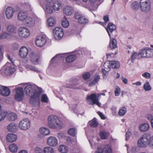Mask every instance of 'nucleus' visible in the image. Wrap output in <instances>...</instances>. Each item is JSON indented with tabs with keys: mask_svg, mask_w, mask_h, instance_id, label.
Wrapping results in <instances>:
<instances>
[{
	"mask_svg": "<svg viewBox=\"0 0 153 153\" xmlns=\"http://www.w3.org/2000/svg\"><path fill=\"white\" fill-rule=\"evenodd\" d=\"M97 113L102 119H105V117L104 115L103 114L102 112L99 111H98Z\"/></svg>",
	"mask_w": 153,
	"mask_h": 153,
	"instance_id": "nucleus-62",
	"label": "nucleus"
},
{
	"mask_svg": "<svg viewBox=\"0 0 153 153\" xmlns=\"http://www.w3.org/2000/svg\"><path fill=\"white\" fill-rule=\"evenodd\" d=\"M107 64L106 63H105L104 64L103 66H104L105 69H102V73L105 76L106 75V74L107 73V72L109 71L110 70L109 68H108V67H105V66H107Z\"/></svg>",
	"mask_w": 153,
	"mask_h": 153,
	"instance_id": "nucleus-51",
	"label": "nucleus"
},
{
	"mask_svg": "<svg viewBox=\"0 0 153 153\" xmlns=\"http://www.w3.org/2000/svg\"><path fill=\"white\" fill-rule=\"evenodd\" d=\"M17 137L16 135L13 134H9L6 136V140L9 142L11 143L16 140Z\"/></svg>",
	"mask_w": 153,
	"mask_h": 153,
	"instance_id": "nucleus-21",
	"label": "nucleus"
},
{
	"mask_svg": "<svg viewBox=\"0 0 153 153\" xmlns=\"http://www.w3.org/2000/svg\"><path fill=\"white\" fill-rule=\"evenodd\" d=\"M64 35L63 30L60 27H56L53 30V35L56 40H59L62 38Z\"/></svg>",
	"mask_w": 153,
	"mask_h": 153,
	"instance_id": "nucleus-7",
	"label": "nucleus"
},
{
	"mask_svg": "<svg viewBox=\"0 0 153 153\" xmlns=\"http://www.w3.org/2000/svg\"><path fill=\"white\" fill-rule=\"evenodd\" d=\"M28 50L27 48L25 46H23L20 49L19 55L22 58H25L27 56Z\"/></svg>",
	"mask_w": 153,
	"mask_h": 153,
	"instance_id": "nucleus-14",
	"label": "nucleus"
},
{
	"mask_svg": "<svg viewBox=\"0 0 153 153\" xmlns=\"http://www.w3.org/2000/svg\"><path fill=\"white\" fill-rule=\"evenodd\" d=\"M140 58V54H139V52L137 53L136 52L133 53L131 56V61L133 62L134 60L136 59H139Z\"/></svg>",
	"mask_w": 153,
	"mask_h": 153,
	"instance_id": "nucleus-40",
	"label": "nucleus"
},
{
	"mask_svg": "<svg viewBox=\"0 0 153 153\" xmlns=\"http://www.w3.org/2000/svg\"><path fill=\"white\" fill-rule=\"evenodd\" d=\"M25 67L26 68L28 69L29 70L33 71L36 72H39V71H38L34 66L27 65L25 66Z\"/></svg>",
	"mask_w": 153,
	"mask_h": 153,
	"instance_id": "nucleus-48",
	"label": "nucleus"
},
{
	"mask_svg": "<svg viewBox=\"0 0 153 153\" xmlns=\"http://www.w3.org/2000/svg\"><path fill=\"white\" fill-rule=\"evenodd\" d=\"M46 42L45 37L42 35L39 36L37 37L36 40V44L39 47L43 46Z\"/></svg>",
	"mask_w": 153,
	"mask_h": 153,
	"instance_id": "nucleus-11",
	"label": "nucleus"
},
{
	"mask_svg": "<svg viewBox=\"0 0 153 153\" xmlns=\"http://www.w3.org/2000/svg\"><path fill=\"white\" fill-rule=\"evenodd\" d=\"M100 95L101 94H98L97 96L95 94H92L87 97V101L90 104L93 105L96 104L99 107H100L101 104L99 101L98 98Z\"/></svg>",
	"mask_w": 153,
	"mask_h": 153,
	"instance_id": "nucleus-3",
	"label": "nucleus"
},
{
	"mask_svg": "<svg viewBox=\"0 0 153 153\" xmlns=\"http://www.w3.org/2000/svg\"><path fill=\"white\" fill-rule=\"evenodd\" d=\"M24 22L27 26L31 27L34 25L35 24V20L32 17L27 16Z\"/></svg>",
	"mask_w": 153,
	"mask_h": 153,
	"instance_id": "nucleus-20",
	"label": "nucleus"
},
{
	"mask_svg": "<svg viewBox=\"0 0 153 153\" xmlns=\"http://www.w3.org/2000/svg\"><path fill=\"white\" fill-rule=\"evenodd\" d=\"M47 144L50 146L55 147L58 145V140L54 136H50L47 139Z\"/></svg>",
	"mask_w": 153,
	"mask_h": 153,
	"instance_id": "nucleus-10",
	"label": "nucleus"
},
{
	"mask_svg": "<svg viewBox=\"0 0 153 153\" xmlns=\"http://www.w3.org/2000/svg\"><path fill=\"white\" fill-rule=\"evenodd\" d=\"M131 135V133L130 132L127 131L126 133V141L128 140Z\"/></svg>",
	"mask_w": 153,
	"mask_h": 153,
	"instance_id": "nucleus-61",
	"label": "nucleus"
},
{
	"mask_svg": "<svg viewBox=\"0 0 153 153\" xmlns=\"http://www.w3.org/2000/svg\"><path fill=\"white\" fill-rule=\"evenodd\" d=\"M47 22L49 26L52 27L55 24L56 22L54 18L51 17L47 19Z\"/></svg>",
	"mask_w": 153,
	"mask_h": 153,
	"instance_id": "nucleus-43",
	"label": "nucleus"
},
{
	"mask_svg": "<svg viewBox=\"0 0 153 153\" xmlns=\"http://www.w3.org/2000/svg\"><path fill=\"white\" fill-rule=\"evenodd\" d=\"M26 94L31 95L30 102L33 105L39 106L40 104V97L42 92L41 88L34 85H29L26 86L25 88Z\"/></svg>",
	"mask_w": 153,
	"mask_h": 153,
	"instance_id": "nucleus-1",
	"label": "nucleus"
},
{
	"mask_svg": "<svg viewBox=\"0 0 153 153\" xmlns=\"http://www.w3.org/2000/svg\"><path fill=\"white\" fill-rule=\"evenodd\" d=\"M117 42L115 39H111L109 44V47L111 49H114L117 46Z\"/></svg>",
	"mask_w": 153,
	"mask_h": 153,
	"instance_id": "nucleus-33",
	"label": "nucleus"
},
{
	"mask_svg": "<svg viewBox=\"0 0 153 153\" xmlns=\"http://www.w3.org/2000/svg\"><path fill=\"white\" fill-rule=\"evenodd\" d=\"M68 133L71 136H75L76 134V129L74 128H71L68 129Z\"/></svg>",
	"mask_w": 153,
	"mask_h": 153,
	"instance_id": "nucleus-42",
	"label": "nucleus"
},
{
	"mask_svg": "<svg viewBox=\"0 0 153 153\" xmlns=\"http://www.w3.org/2000/svg\"><path fill=\"white\" fill-rule=\"evenodd\" d=\"M6 30L7 32L12 34H15L16 33V28L13 25H8L7 27Z\"/></svg>",
	"mask_w": 153,
	"mask_h": 153,
	"instance_id": "nucleus-28",
	"label": "nucleus"
},
{
	"mask_svg": "<svg viewBox=\"0 0 153 153\" xmlns=\"http://www.w3.org/2000/svg\"><path fill=\"white\" fill-rule=\"evenodd\" d=\"M142 76L146 79H148L150 77V74L148 72H145L142 74Z\"/></svg>",
	"mask_w": 153,
	"mask_h": 153,
	"instance_id": "nucleus-59",
	"label": "nucleus"
},
{
	"mask_svg": "<svg viewBox=\"0 0 153 153\" xmlns=\"http://www.w3.org/2000/svg\"><path fill=\"white\" fill-rule=\"evenodd\" d=\"M107 66L109 68H113L117 69L119 68L120 67V63L117 61H112L108 63Z\"/></svg>",
	"mask_w": 153,
	"mask_h": 153,
	"instance_id": "nucleus-16",
	"label": "nucleus"
},
{
	"mask_svg": "<svg viewBox=\"0 0 153 153\" xmlns=\"http://www.w3.org/2000/svg\"><path fill=\"white\" fill-rule=\"evenodd\" d=\"M109 135L108 132L105 131H102L100 133V136L102 140H105L107 138Z\"/></svg>",
	"mask_w": 153,
	"mask_h": 153,
	"instance_id": "nucleus-39",
	"label": "nucleus"
},
{
	"mask_svg": "<svg viewBox=\"0 0 153 153\" xmlns=\"http://www.w3.org/2000/svg\"><path fill=\"white\" fill-rule=\"evenodd\" d=\"M82 16V13L79 12H75L74 15V18L76 19L79 20Z\"/></svg>",
	"mask_w": 153,
	"mask_h": 153,
	"instance_id": "nucleus-55",
	"label": "nucleus"
},
{
	"mask_svg": "<svg viewBox=\"0 0 153 153\" xmlns=\"http://www.w3.org/2000/svg\"><path fill=\"white\" fill-rule=\"evenodd\" d=\"M79 80L77 79H71L70 82L67 84V87L69 88H75V86L76 85L79 84Z\"/></svg>",
	"mask_w": 153,
	"mask_h": 153,
	"instance_id": "nucleus-18",
	"label": "nucleus"
},
{
	"mask_svg": "<svg viewBox=\"0 0 153 153\" xmlns=\"http://www.w3.org/2000/svg\"><path fill=\"white\" fill-rule=\"evenodd\" d=\"M43 152L44 153H54V151L51 147L47 146L44 148Z\"/></svg>",
	"mask_w": 153,
	"mask_h": 153,
	"instance_id": "nucleus-41",
	"label": "nucleus"
},
{
	"mask_svg": "<svg viewBox=\"0 0 153 153\" xmlns=\"http://www.w3.org/2000/svg\"><path fill=\"white\" fill-rule=\"evenodd\" d=\"M139 4L137 1H134L131 4V8L133 10H137L139 9Z\"/></svg>",
	"mask_w": 153,
	"mask_h": 153,
	"instance_id": "nucleus-37",
	"label": "nucleus"
},
{
	"mask_svg": "<svg viewBox=\"0 0 153 153\" xmlns=\"http://www.w3.org/2000/svg\"><path fill=\"white\" fill-rule=\"evenodd\" d=\"M48 126L53 129L58 128L61 126V123L57 117L51 115L48 118Z\"/></svg>",
	"mask_w": 153,
	"mask_h": 153,
	"instance_id": "nucleus-2",
	"label": "nucleus"
},
{
	"mask_svg": "<svg viewBox=\"0 0 153 153\" xmlns=\"http://www.w3.org/2000/svg\"><path fill=\"white\" fill-rule=\"evenodd\" d=\"M8 120L10 121H14L17 118L16 115L14 113H11L8 114L7 116Z\"/></svg>",
	"mask_w": 153,
	"mask_h": 153,
	"instance_id": "nucleus-34",
	"label": "nucleus"
},
{
	"mask_svg": "<svg viewBox=\"0 0 153 153\" xmlns=\"http://www.w3.org/2000/svg\"><path fill=\"white\" fill-rule=\"evenodd\" d=\"M59 151L62 153H66L68 150V147L64 145H61L59 147Z\"/></svg>",
	"mask_w": 153,
	"mask_h": 153,
	"instance_id": "nucleus-30",
	"label": "nucleus"
},
{
	"mask_svg": "<svg viewBox=\"0 0 153 153\" xmlns=\"http://www.w3.org/2000/svg\"><path fill=\"white\" fill-rule=\"evenodd\" d=\"M30 60L34 64H36L38 62L39 56L34 53H32L30 55Z\"/></svg>",
	"mask_w": 153,
	"mask_h": 153,
	"instance_id": "nucleus-23",
	"label": "nucleus"
},
{
	"mask_svg": "<svg viewBox=\"0 0 153 153\" xmlns=\"http://www.w3.org/2000/svg\"><path fill=\"white\" fill-rule=\"evenodd\" d=\"M24 96V94L23 88L20 87L17 88L15 96V99L17 101H20L23 99Z\"/></svg>",
	"mask_w": 153,
	"mask_h": 153,
	"instance_id": "nucleus-8",
	"label": "nucleus"
},
{
	"mask_svg": "<svg viewBox=\"0 0 153 153\" xmlns=\"http://www.w3.org/2000/svg\"><path fill=\"white\" fill-rule=\"evenodd\" d=\"M89 123L91 126L92 127H96L98 125V123L96 119L95 118H94L92 120L90 121Z\"/></svg>",
	"mask_w": 153,
	"mask_h": 153,
	"instance_id": "nucleus-49",
	"label": "nucleus"
},
{
	"mask_svg": "<svg viewBox=\"0 0 153 153\" xmlns=\"http://www.w3.org/2000/svg\"><path fill=\"white\" fill-rule=\"evenodd\" d=\"M151 2L149 0H140V7L141 10L146 13L150 10Z\"/></svg>",
	"mask_w": 153,
	"mask_h": 153,
	"instance_id": "nucleus-4",
	"label": "nucleus"
},
{
	"mask_svg": "<svg viewBox=\"0 0 153 153\" xmlns=\"http://www.w3.org/2000/svg\"><path fill=\"white\" fill-rule=\"evenodd\" d=\"M42 7L46 15L51 14L53 12V9L51 3H48L46 5L45 7Z\"/></svg>",
	"mask_w": 153,
	"mask_h": 153,
	"instance_id": "nucleus-17",
	"label": "nucleus"
},
{
	"mask_svg": "<svg viewBox=\"0 0 153 153\" xmlns=\"http://www.w3.org/2000/svg\"><path fill=\"white\" fill-rule=\"evenodd\" d=\"M148 119L150 121V122L153 120V116L151 114H148L147 115Z\"/></svg>",
	"mask_w": 153,
	"mask_h": 153,
	"instance_id": "nucleus-63",
	"label": "nucleus"
},
{
	"mask_svg": "<svg viewBox=\"0 0 153 153\" xmlns=\"http://www.w3.org/2000/svg\"><path fill=\"white\" fill-rule=\"evenodd\" d=\"M149 136L147 134H144L139 139L137 142V145L140 148H145L148 145Z\"/></svg>",
	"mask_w": 153,
	"mask_h": 153,
	"instance_id": "nucleus-5",
	"label": "nucleus"
},
{
	"mask_svg": "<svg viewBox=\"0 0 153 153\" xmlns=\"http://www.w3.org/2000/svg\"><path fill=\"white\" fill-rule=\"evenodd\" d=\"M62 25L65 28H67L69 25L68 21L66 19H64L62 22Z\"/></svg>",
	"mask_w": 153,
	"mask_h": 153,
	"instance_id": "nucleus-52",
	"label": "nucleus"
},
{
	"mask_svg": "<svg viewBox=\"0 0 153 153\" xmlns=\"http://www.w3.org/2000/svg\"><path fill=\"white\" fill-rule=\"evenodd\" d=\"M112 112L113 115H115L117 114V108L115 107H113L111 108Z\"/></svg>",
	"mask_w": 153,
	"mask_h": 153,
	"instance_id": "nucleus-60",
	"label": "nucleus"
},
{
	"mask_svg": "<svg viewBox=\"0 0 153 153\" xmlns=\"http://www.w3.org/2000/svg\"><path fill=\"white\" fill-rule=\"evenodd\" d=\"M143 88L145 91H148L151 90V88L149 82H146L144 84Z\"/></svg>",
	"mask_w": 153,
	"mask_h": 153,
	"instance_id": "nucleus-54",
	"label": "nucleus"
},
{
	"mask_svg": "<svg viewBox=\"0 0 153 153\" xmlns=\"http://www.w3.org/2000/svg\"><path fill=\"white\" fill-rule=\"evenodd\" d=\"M9 150L12 152L15 153L17 152L18 149L17 146L14 144L10 145L9 146Z\"/></svg>",
	"mask_w": 153,
	"mask_h": 153,
	"instance_id": "nucleus-38",
	"label": "nucleus"
},
{
	"mask_svg": "<svg viewBox=\"0 0 153 153\" xmlns=\"http://www.w3.org/2000/svg\"><path fill=\"white\" fill-rule=\"evenodd\" d=\"M7 129L10 132H15L17 131L18 128L17 125L14 123H11L7 126Z\"/></svg>",
	"mask_w": 153,
	"mask_h": 153,
	"instance_id": "nucleus-22",
	"label": "nucleus"
},
{
	"mask_svg": "<svg viewBox=\"0 0 153 153\" xmlns=\"http://www.w3.org/2000/svg\"><path fill=\"white\" fill-rule=\"evenodd\" d=\"M151 47L153 48V45H151ZM147 58H151L153 57V49L146 48Z\"/></svg>",
	"mask_w": 153,
	"mask_h": 153,
	"instance_id": "nucleus-32",
	"label": "nucleus"
},
{
	"mask_svg": "<svg viewBox=\"0 0 153 153\" xmlns=\"http://www.w3.org/2000/svg\"><path fill=\"white\" fill-rule=\"evenodd\" d=\"M10 63H7L4 66V72L5 74L7 75H9L13 74L15 71V69L14 68L12 67L9 66Z\"/></svg>",
	"mask_w": 153,
	"mask_h": 153,
	"instance_id": "nucleus-12",
	"label": "nucleus"
},
{
	"mask_svg": "<svg viewBox=\"0 0 153 153\" xmlns=\"http://www.w3.org/2000/svg\"><path fill=\"white\" fill-rule=\"evenodd\" d=\"M63 12L66 15L70 16L73 13V9L71 7L67 6L64 8Z\"/></svg>",
	"mask_w": 153,
	"mask_h": 153,
	"instance_id": "nucleus-25",
	"label": "nucleus"
},
{
	"mask_svg": "<svg viewBox=\"0 0 153 153\" xmlns=\"http://www.w3.org/2000/svg\"><path fill=\"white\" fill-rule=\"evenodd\" d=\"M41 100L42 102L47 103L48 101V99L47 95L44 94L42 95Z\"/></svg>",
	"mask_w": 153,
	"mask_h": 153,
	"instance_id": "nucleus-53",
	"label": "nucleus"
},
{
	"mask_svg": "<svg viewBox=\"0 0 153 153\" xmlns=\"http://www.w3.org/2000/svg\"><path fill=\"white\" fill-rule=\"evenodd\" d=\"M78 22L80 24H85L88 22V20L85 16L83 15L78 20Z\"/></svg>",
	"mask_w": 153,
	"mask_h": 153,
	"instance_id": "nucleus-35",
	"label": "nucleus"
},
{
	"mask_svg": "<svg viewBox=\"0 0 153 153\" xmlns=\"http://www.w3.org/2000/svg\"><path fill=\"white\" fill-rule=\"evenodd\" d=\"M139 54H140V57L147 58L146 48L140 50L139 52Z\"/></svg>",
	"mask_w": 153,
	"mask_h": 153,
	"instance_id": "nucleus-47",
	"label": "nucleus"
},
{
	"mask_svg": "<svg viewBox=\"0 0 153 153\" xmlns=\"http://www.w3.org/2000/svg\"><path fill=\"white\" fill-rule=\"evenodd\" d=\"M120 89L118 87H117L115 91V95L116 96H118L120 93Z\"/></svg>",
	"mask_w": 153,
	"mask_h": 153,
	"instance_id": "nucleus-58",
	"label": "nucleus"
},
{
	"mask_svg": "<svg viewBox=\"0 0 153 153\" xmlns=\"http://www.w3.org/2000/svg\"><path fill=\"white\" fill-rule=\"evenodd\" d=\"M10 89L6 87L0 85V94L5 97L10 95Z\"/></svg>",
	"mask_w": 153,
	"mask_h": 153,
	"instance_id": "nucleus-13",
	"label": "nucleus"
},
{
	"mask_svg": "<svg viewBox=\"0 0 153 153\" xmlns=\"http://www.w3.org/2000/svg\"><path fill=\"white\" fill-rule=\"evenodd\" d=\"M149 128V125L147 123H142L139 126L140 130L142 132H145L147 131Z\"/></svg>",
	"mask_w": 153,
	"mask_h": 153,
	"instance_id": "nucleus-26",
	"label": "nucleus"
},
{
	"mask_svg": "<svg viewBox=\"0 0 153 153\" xmlns=\"http://www.w3.org/2000/svg\"><path fill=\"white\" fill-rule=\"evenodd\" d=\"M40 133L44 135H48L50 133L49 130L48 128L45 127H42L39 130Z\"/></svg>",
	"mask_w": 153,
	"mask_h": 153,
	"instance_id": "nucleus-36",
	"label": "nucleus"
},
{
	"mask_svg": "<svg viewBox=\"0 0 153 153\" xmlns=\"http://www.w3.org/2000/svg\"><path fill=\"white\" fill-rule=\"evenodd\" d=\"M126 108L124 107H123L119 110L118 112V114L120 116H123L126 114Z\"/></svg>",
	"mask_w": 153,
	"mask_h": 153,
	"instance_id": "nucleus-46",
	"label": "nucleus"
},
{
	"mask_svg": "<svg viewBox=\"0 0 153 153\" xmlns=\"http://www.w3.org/2000/svg\"><path fill=\"white\" fill-rule=\"evenodd\" d=\"M100 79V76L98 75L94 76L93 80L89 84V85L90 86L94 85L97 83Z\"/></svg>",
	"mask_w": 153,
	"mask_h": 153,
	"instance_id": "nucleus-31",
	"label": "nucleus"
},
{
	"mask_svg": "<svg viewBox=\"0 0 153 153\" xmlns=\"http://www.w3.org/2000/svg\"><path fill=\"white\" fill-rule=\"evenodd\" d=\"M149 136L148 145L151 147L153 148V135L150 138Z\"/></svg>",
	"mask_w": 153,
	"mask_h": 153,
	"instance_id": "nucleus-56",
	"label": "nucleus"
},
{
	"mask_svg": "<svg viewBox=\"0 0 153 153\" xmlns=\"http://www.w3.org/2000/svg\"><path fill=\"white\" fill-rule=\"evenodd\" d=\"M116 28V26L112 23H109L108 24V26L106 29L110 37H111L110 33H112L113 30H115Z\"/></svg>",
	"mask_w": 153,
	"mask_h": 153,
	"instance_id": "nucleus-24",
	"label": "nucleus"
},
{
	"mask_svg": "<svg viewBox=\"0 0 153 153\" xmlns=\"http://www.w3.org/2000/svg\"><path fill=\"white\" fill-rule=\"evenodd\" d=\"M19 35V36L23 38L27 37L30 35L29 30L25 27H21L18 30Z\"/></svg>",
	"mask_w": 153,
	"mask_h": 153,
	"instance_id": "nucleus-9",
	"label": "nucleus"
},
{
	"mask_svg": "<svg viewBox=\"0 0 153 153\" xmlns=\"http://www.w3.org/2000/svg\"><path fill=\"white\" fill-rule=\"evenodd\" d=\"M7 115V113L4 111L0 110V121L4 120Z\"/></svg>",
	"mask_w": 153,
	"mask_h": 153,
	"instance_id": "nucleus-50",
	"label": "nucleus"
},
{
	"mask_svg": "<svg viewBox=\"0 0 153 153\" xmlns=\"http://www.w3.org/2000/svg\"><path fill=\"white\" fill-rule=\"evenodd\" d=\"M97 152V153H103V148L100 147H98Z\"/></svg>",
	"mask_w": 153,
	"mask_h": 153,
	"instance_id": "nucleus-64",
	"label": "nucleus"
},
{
	"mask_svg": "<svg viewBox=\"0 0 153 153\" xmlns=\"http://www.w3.org/2000/svg\"><path fill=\"white\" fill-rule=\"evenodd\" d=\"M52 6L54 10L56 11H59L62 8L61 4L57 1L53 2Z\"/></svg>",
	"mask_w": 153,
	"mask_h": 153,
	"instance_id": "nucleus-29",
	"label": "nucleus"
},
{
	"mask_svg": "<svg viewBox=\"0 0 153 153\" xmlns=\"http://www.w3.org/2000/svg\"><path fill=\"white\" fill-rule=\"evenodd\" d=\"M82 76L84 79H87L90 78V74L89 72H86L83 74Z\"/></svg>",
	"mask_w": 153,
	"mask_h": 153,
	"instance_id": "nucleus-57",
	"label": "nucleus"
},
{
	"mask_svg": "<svg viewBox=\"0 0 153 153\" xmlns=\"http://www.w3.org/2000/svg\"><path fill=\"white\" fill-rule=\"evenodd\" d=\"M27 16V14L26 12L21 11L18 13L17 19L20 21L24 22Z\"/></svg>",
	"mask_w": 153,
	"mask_h": 153,
	"instance_id": "nucleus-15",
	"label": "nucleus"
},
{
	"mask_svg": "<svg viewBox=\"0 0 153 153\" xmlns=\"http://www.w3.org/2000/svg\"><path fill=\"white\" fill-rule=\"evenodd\" d=\"M15 10L11 7L7 8L6 11V15L7 18L8 19H10L13 16Z\"/></svg>",
	"mask_w": 153,
	"mask_h": 153,
	"instance_id": "nucleus-19",
	"label": "nucleus"
},
{
	"mask_svg": "<svg viewBox=\"0 0 153 153\" xmlns=\"http://www.w3.org/2000/svg\"><path fill=\"white\" fill-rule=\"evenodd\" d=\"M76 59V56L75 55H70L66 58V61L67 62H71L74 61Z\"/></svg>",
	"mask_w": 153,
	"mask_h": 153,
	"instance_id": "nucleus-45",
	"label": "nucleus"
},
{
	"mask_svg": "<svg viewBox=\"0 0 153 153\" xmlns=\"http://www.w3.org/2000/svg\"><path fill=\"white\" fill-rule=\"evenodd\" d=\"M103 153H112V150L110 146L106 145L103 148Z\"/></svg>",
	"mask_w": 153,
	"mask_h": 153,
	"instance_id": "nucleus-44",
	"label": "nucleus"
},
{
	"mask_svg": "<svg viewBox=\"0 0 153 153\" xmlns=\"http://www.w3.org/2000/svg\"><path fill=\"white\" fill-rule=\"evenodd\" d=\"M30 122L26 118L23 119L19 123V127L21 130H26L30 127Z\"/></svg>",
	"mask_w": 153,
	"mask_h": 153,
	"instance_id": "nucleus-6",
	"label": "nucleus"
},
{
	"mask_svg": "<svg viewBox=\"0 0 153 153\" xmlns=\"http://www.w3.org/2000/svg\"><path fill=\"white\" fill-rule=\"evenodd\" d=\"M13 38L14 36L12 34L6 32H4L0 35V39H10Z\"/></svg>",
	"mask_w": 153,
	"mask_h": 153,
	"instance_id": "nucleus-27",
	"label": "nucleus"
}]
</instances>
